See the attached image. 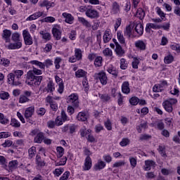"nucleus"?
<instances>
[{"instance_id": "69168bd1", "label": "nucleus", "mask_w": 180, "mask_h": 180, "mask_svg": "<svg viewBox=\"0 0 180 180\" xmlns=\"http://www.w3.org/2000/svg\"><path fill=\"white\" fill-rule=\"evenodd\" d=\"M63 172H64V169L60 167V168L56 169L53 171V175H55V176H60V175H61Z\"/></svg>"}, {"instance_id": "79ce46f5", "label": "nucleus", "mask_w": 180, "mask_h": 180, "mask_svg": "<svg viewBox=\"0 0 180 180\" xmlns=\"http://www.w3.org/2000/svg\"><path fill=\"white\" fill-rule=\"evenodd\" d=\"M56 155L58 158H61L64 155V149L61 146H58L56 148Z\"/></svg>"}, {"instance_id": "e2e57ef3", "label": "nucleus", "mask_w": 180, "mask_h": 180, "mask_svg": "<svg viewBox=\"0 0 180 180\" xmlns=\"http://www.w3.org/2000/svg\"><path fill=\"white\" fill-rule=\"evenodd\" d=\"M127 68V61L124 58H121L120 60V69L126 70Z\"/></svg>"}, {"instance_id": "a19ab883", "label": "nucleus", "mask_w": 180, "mask_h": 180, "mask_svg": "<svg viewBox=\"0 0 180 180\" xmlns=\"http://www.w3.org/2000/svg\"><path fill=\"white\" fill-rule=\"evenodd\" d=\"M0 123L1 124H9V119L6 117L4 114L0 112Z\"/></svg>"}, {"instance_id": "f257e3e1", "label": "nucleus", "mask_w": 180, "mask_h": 180, "mask_svg": "<svg viewBox=\"0 0 180 180\" xmlns=\"http://www.w3.org/2000/svg\"><path fill=\"white\" fill-rule=\"evenodd\" d=\"M24 72L22 70H13V72L8 75V81L10 85H15L18 86V85H20V78L23 75Z\"/></svg>"}, {"instance_id": "c756f323", "label": "nucleus", "mask_w": 180, "mask_h": 180, "mask_svg": "<svg viewBox=\"0 0 180 180\" xmlns=\"http://www.w3.org/2000/svg\"><path fill=\"white\" fill-rule=\"evenodd\" d=\"M146 44L142 40H139L135 42V47L139 50H146Z\"/></svg>"}, {"instance_id": "4be33fe9", "label": "nucleus", "mask_w": 180, "mask_h": 180, "mask_svg": "<svg viewBox=\"0 0 180 180\" xmlns=\"http://www.w3.org/2000/svg\"><path fill=\"white\" fill-rule=\"evenodd\" d=\"M11 36H12V32L9 30H4L3 31L2 37L6 43H9L11 40Z\"/></svg>"}, {"instance_id": "2f4dec72", "label": "nucleus", "mask_w": 180, "mask_h": 180, "mask_svg": "<svg viewBox=\"0 0 180 180\" xmlns=\"http://www.w3.org/2000/svg\"><path fill=\"white\" fill-rule=\"evenodd\" d=\"M30 64H32V65H36L37 67H39V68H40L41 70H44L46 68V65L39 60H31L30 62Z\"/></svg>"}, {"instance_id": "39448f33", "label": "nucleus", "mask_w": 180, "mask_h": 180, "mask_svg": "<svg viewBox=\"0 0 180 180\" xmlns=\"http://www.w3.org/2000/svg\"><path fill=\"white\" fill-rule=\"evenodd\" d=\"M91 133H92V131L91 129L86 130V127H84L80 130V134L82 137H86L87 136L88 141H89L90 143H95L96 140L95 139V137H94V136L91 134Z\"/></svg>"}, {"instance_id": "a878e982", "label": "nucleus", "mask_w": 180, "mask_h": 180, "mask_svg": "<svg viewBox=\"0 0 180 180\" xmlns=\"http://www.w3.org/2000/svg\"><path fill=\"white\" fill-rule=\"evenodd\" d=\"M39 6H41V8H44L45 6L47 11H49L50 8H51L52 6H54V3L47 0H44L43 1L39 3Z\"/></svg>"}, {"instance_id": "4468645a", "label": "nucleus", "mask_w": 180, "mask_h": 180, "mask_svg": "<svg viewBox=\"0 0 180 180\" xmlns=\"http://www.w3.org/2000/svg\"><path fill=\"white\" fill-rule=\"evenodd\" d=\"M91 168H92V159L89 156H87L84 160L83 171H89Z\"/></svg>"}, {"instance_id": "58836bf2", "label": "nucleus", "mask_w": 180, "mask_h": 180, "mask_svg": "<svg viewBox=\"0 0 180 180\" xmlns=\"http://www.w3.org/2000/svg\"><path fill=\"white\" fill-rule=\"evenodd\" d=\"M133 32V26L128 25L127 26L124 33L125 36H127L128 37H131Z\"/></svg>"}, {"instance_id": "4c0bfd02", "label": "nucleus", "mask_w": 180, "mask_h": 180, "mask_svg": "<svg viewBox=\"0 0 180 180\" xmlns=\"http://www.w3.org/2000/svg\"><path fill=\"white\" fill-rule=\"evenodd\" d=\"M36 164L38 167H44L46 165V162L41 160V158L39 155L36 156Z\"/></svg>"}, {"instance_id": "20e7f679", "label": "nucleus", "mask_w": 180, "mask_h": 180, "mask_svg": "<svg viewBox=\"0 0 180 180\" xmlns=\"http://www.w3.org/2000/svg\"><path fill=\"white\" fill-rule=\"evenodd\" d=\"M67 103L72 105L74 108H78L79 106L78 94L75 93L71 94L67 98Z\"/></svg>"}, {"instance_id": "052dcab7", "label": "nucleus", "mask_w": 180, "mask_h": 180, "mask_svg": "<svg viewBox=\"0 0 180 180\" xmlns=\"http://www.w3.org/2000/svg\"><path fill=\"white\" fill-rule=\"evenodd\" d=\"M0 64L1 65H4V67H8V66H9V64H11V61H9L8 59L2 58L0 59Z\"/></svg>"}, {"instance_id": "0e129e2a", "label": "nucleus", "mask_w": 180, "mask_h": 180, "mask_svg": "<svg viewBox=\"0 0 180 180\" xmlns=\"http://www.w3.org/2000/svg\"><path fill=\"white\" fill-rule=\"evenodd\" d=\"M42 20L46 23H54V22H56V18H54V17L49 16L44 18Z\"/></svg>"}, {"instance_id": "5fc2aeb1", "label": "nucleus", "mask_w": 180, "mask_h": 180, "mask_svg": "<svg viewBox=\"0 0 180 180\" xmlns=\"http://www.w3.org/2000/svg\"><path fill=\"white\" fill-rule=\"evenodd\" d=\"M136 16L137 18H139V19H144V16H146V13H144V11H143V8H139L137 10Z\"/></svg>"}, {"instance_id": "ddd939ff", "label": "nucleus", "mask_w": 180, "mask_h": 180, "mask_svg": "<svg viewBox=\"0 0 180 180\" xmlns=\"http://www.w3.org/2000/svg\"><path fill=\"white\" fill-rule=\"evenodd\" d=\"M166 85L167 81H163L160 84H155L153 88V92H162Z\"/></svg>"}, {"instance_id": "7c9ffc66", "label": "nucleus", "mask_w": 180, "mask_h": 180, "mask_svg": "<svg viewBox=\"0 0 180 180\" xmlns=\"http://www.w3.org/2000/svg\"><path fill=\"white\" fill-rule=\"evenodd\" d=\"M129 82H124L122 85V91L123 94H130V87H129Z\"/></svg>"}, {"instance_id": "6e6552de", "label": "nucleus", "mask_w": 180, "mask_h": 180, "mask_svg": "<svg viewBox=\"0 0 180 180\" xmlns=\"http://www.w3.org/2000/svg\"><path fill=\"white\" fill-rule=\"evenodd\" d=\"M52 34L56 40H60L61 39V27L54 25L52 28Z\"/></svg>"}, {"instance_id": "423d86ee", "label": "nucleus", "mask_w": 180, "mask_h": 180, "mask_svg": "<svg viewBox=\"0 0 180 180\" xmlns=\"http://www.w3.org/2000/svg\"><path fill=\"white\" fill-rule=\"evenodd\" d=\"M22 37L26 46H32L33 44V38L28 30H22Z\"/></svg>"}, {"instance_id": "de8ad7c7", "label": "nucleus", "mask_w": 180, "mask_h": 180, "mask_svg": "<svg viewBox=\"0 0 180 180\" xmlns=\"http://www.w3.org/2000/svg\"><path fill=\"white\" fill-rule=\"evenodd\" d=\"M18 164L19 163L18 162V160H11L8 163V167L10 169H16V168H18Z\"/></svg>"}, {"instance_id": "bf43d9fd", "label": "nucleus", "mask_w": 180, "mask_h": 180, "mask_svg": "<svg viewBox=\"0 0 180 180\" xmlns=\"http://www.w3.org/2000/svg\"><path fill=\"white\" fill-rule=\"evenodd\" d=\"M61 61H63V59H61V58L60 57H56L55 58V60H54V64H55V68L56 70H60V63H61Z\"/></svg>"}, {"instance_id": "864d4df0", "label": "nucleus", "mask_w": 180, "mask_h": 180, "mask_svg": "<svg viewBox=\"0 0 180 180\" xmlns=\"http://www.w3.org/2000/svg\"><path fill=\"white\" fill-rule=\"evenodd\" d=\"M117 40L121 43V44H124L125 41H124V37H123V34H122V32L118 31L117 32Z\"/></svg>"}, {"instance_id": "b1692460", "label": "nucleus", "mask_w": 180, "mask_h": 180, "mask_svg": "<svg viewBox=\"0 0 180 180\" xmlns=\"http://www.w3.org/2000/svg\"><path fill=\"white\" fill-rule=\"evenodd\" d=\"M151 29H153L154 30H158L159 29H161V27H160V25L155 23H147L146 27V32H150Z\"/></svg>"}, {"instance_id": "13d9d810", "label": "nucleus", "mask_w": 180, "mask_h": 180, "mask_svg": "<svg viewBox=\"0 0 180 180\" xmlns=\"http://www.w3.org/2000/svg\"><path fill=\"white\" fill-rule=\"evenodd\" d=\"M103 53L104 54V56H105L106 57H112V56H113V52L112 51V49H109V48H105L103 51Z\"/></svg>"}, {"instance_id": "9d476101", "label": "nucleus", "mask_w": 180, "mask_h": 180, "mask_svg": "<svg viewBox=\"0 0 180 180\" xmlns=\"http://www.w3.org/2000/svg\"><path fill=\"white\" fill-rule=\"evenodd\" d=\"M43 72L40 69H37L36 68H33L32 70H29L27 73V77L30 79H33L34 75H41Z\"/></svg>"}, {"instance_id": "e433bc0d", "label": "nucleus", "mask_w": 180, "mask_h": 180, "mask_svg": "<svg viewBox=\"0 0 180 180\" xmlns=\"http://www.w3.org/2000/svg\"><path fill=\"white\" fill-rule=\"evenodd\" d=\"M164 63L165 64H171L174 63V56H172V54L167 55L164 58Z\"/></svg>"}, {"instance_id": "c9c22d12", "label": "nucleus", "mask_w": 180, "mask_h": 180, "mask_svg": "<svg viewBox=\"0 0 180 180\" xmlns=\"http://www.w3.org/2000/svg\"><path fill=\"white\" fill-rule=\"evenodd\" d=\"M155 11H156V13L158 15V16H160V19H162V20H164V19H165V16L167 14L164 13L162 10H161V8H160L159 6H157L155 8Z\"/></svg>"}, {"instance_id": "338daca9", "label": "nucleus", "mask_w": 180, "mask_h": 180, "mask_svg": "<svg viewBox=\"0 0 180 180\" xmlns=\"http://www.w3.org/2000/svg\"><path fill=\"white\" fill-rule=\"evenodd\" d=\"M26 102H29V98H27L25 95L20 96L19 98V103H26Z\"/></svg>"}, {"instance_id": "bb28decb", "label": "nucleus", "mask_w": 180, "mask_h": 180, "mask_svg": "<svg viewBox=\"0 0 180 180\" xmlns=\"http://www.w3.org/2000/svg\"><path fill=\"white\" fill-rule=\"evenodd\" d=\"M119 12H120V6H119L117 2H113L111 8V13H112V15H116L119 13Z\"/></svg>"}, {"instance_id": "5701e85b", "label": "nucleus", "mask_w": 180, "mask_h": 180, "mask_svg": "<svg viewBox=\"0 0 180 180\" xmlns=\"http://www.w3.org/2000/svg\"><path fill=\"white\" fill-rule=\"evenodd\" d=\"M135 32H136V33L139 34V36H141V34H143V32H144V27H143V24H141V22H136Z\"/></svg>"}, {"instance_id": "f3484780", "label": "nucleus", "mask_w": 180, "mask_h": 180, "mask_svg": "<svg viewBox=\"0 0 180 180\" xmlns=\"http://www.w3.org/2000/svg\"><path fill=\"white\" fill-rule=\"evenodd\" d=\"M78 21L79 22V23H82V25H83L84 27H86V29H91V27H92L91 22L88 21L84 17H78Z\"/></svg>"}, {"instance_id": "412c9836", "label": "nucleus", "mask_w": 180, "mask_h": 180, "mask_svg": "<svg viewBox=\"0 0 180 180\" xmlns=\"http://www.w3.org/2000/svg\"><path fill=\"white\" fill-rule=\"evenodd\" d=\"M62 15L65 18L66 23H69V25L74 23V17L72 15L68 13H63Z\"/></svg>"}, {"instance_id": "49530a36", "label": "nucleus", "mask_w": 180, "mask_h": 180, "mask_svg": "<svg viewBox=\"0 0 180 180\" xmlns=\"http://www.w3.org/2000/svg\"><path fill=\"white\" fill-rule=\"evenodd\" d=\"M124 165H126V162L124 160H119L112 165V168H120V167H124Z\"/></svg>"}, {"instance_id": "aec40b11", "label": "nucleus", "mask_w": 180, "mask_h": 180, "mask_svg": "<svg viewBox=\"0 0 180 180\" xmlns=\"http://www.w3.org/2000/svg\"><path fill=\"white\" fill-rule=\"evenodd\" d=\"M155 167V162L153 160H146L145 161V166L143 169L145 171H150L151 168H154Z\"/></svg>"}, {"instance_id": "0eeeda50", "label": "nucleus", "mask_w": 180, "mask_h": 180, "mask_svg": "<svg viewBox=\"0 0 180 180\" xmlns=\"http://www.w3.org/2000/svg\"><path fill=\"white\" fill-rule=\"evenodd\" d=\"M94 77L96 79H99L102 85H106V84H108V77L106 76V73H105V72L96 73Z\"/></svg>"}, {"instance_id": "603ef678", "label": "nucleus", "mask_w": 180, "mask_h": 180, "mask_svg": "<svg viewBox=\"0 0 180 180\" xmlns=\"http://www.w3.org/2000/svg\"><path fill=\"white\" fill-rule=\"evenodd\" d=\"M129 161L132 169L136 168L137 165V158L134 157H129Z\"/></svg>"}, {"instance_id": "dca6fc26", "label": "nucleus", "mask_w": 180, "mask_h": 180, "mask_svg": "<svg viewBox=\"0 0 180 180\" xmlns=\"http://www.w3.org/2000/svg\"><path fill=\"white\" fill-rule=\"evenodd\" d=\"M162 107L168 113H172V111L174 110V108L167 100L162 102Z\"/></svg>"}, {"instance_id": "1a4fd4ad", "label": "nucleus", "mask_w": 180, "mask_h": 180, "mask_svg": "<svg viewBox=\"0 0 180 180\" xmlns=\"http://www.w3.org/2000/svg\"><path fill=\"white\" fill-rule=\"evenodd\" d=\"M41 16H43V18H46V16H47V14L44 13V12L43 11H38L37 13L32 14L29 17H27L26 18V20L27 21L36 20V19H39V18H41Z\"/></svg>"}, {"instance_id": "680f3d73", "label": "nucleus", "mask_w": 180, "mask_h": 180, "mask_svg": "<svg viewBox=\"0 0 180 180\" xmlns=\"http://www.w3.org/2000/svg\"><path fill=\"white\" fill-rule=\"evenodd\" d=\"M94 65L96 67H101L102 65V57L97 56L94 60Z\"/></svg>"}, {"instance_id": "393cba45", "label": "nucleus", "mask_w": 180, "mask_h": 180, "mask_svg": "<svg viewBox=\"0 0 180 180\" xmlns=\"http://www.w3.org/2000/svg\"><path fill=\"white\" fill-rule=\"evenodd\" d=\"M77 119L79 122H86L88 120V114L85 112H80L77 114Z\"/></svg>"}, {"instance_id": "2eb2a0df", "label": "nucleus", "mask_w": 180, "mask_h": 180, "mask_svg": "<svg viewBox=\"0 0 180 180\" xmlns=\"http://www.w3.org/2000/svg\"><path fill=\"white\" fill-rule=\"evenodd\" d=\"M33 113H34V106H30L25 109L24 116L25 119H29V117H32L33 116Z\"/></svg>"}, {"instance_id": "cd10ccee", "label": "nucleus", "mask_w": 180, "mask_h": 180, "mask_svg": "<svg viewBox=\"0 0 180 180\" xmlns=\"http://www.w3.org/2000/svg\"><path fill=\"white\" fill-rule=\"evenodd\" d=\"M86 74L85 70L79 69L75 72V77L76 78H86Z\"/></svg>"}, {"instance_id": "8fccbe9b", "label": "nucleus", "mask_w": 180, "mask_h": 180, "mask_svg": "<svg viewBox=\"0 0 180 180\" xmlns=\"http://www.w3.org/2000/svg\"><path fill=\"white\" fill-rule=\"evenodd\" d=\"M67 164V157L62 158L59 162H55L56 167H60L61 165H65Z\"/></svg>"}, {"instance_id": "7ed1b4c3", "label": "nucleus", "mask_w": 180, "mask_h": 180, "mask_svg": "<svg viewBox=\"0 0 180 180\" xmlns=\"http://www.w3.org/2000/svg\"><path fill=\"white\" fill-rule=\"evenodd\" d=\"M41 81H43V76H34L32 79H30L29 76H27L25 82L30 86H39L41 84Z\"/></svg>"}, {"instance_id": "72a5a7b5", "label": "nucleus", "mask_w": 180, "mask_h": 180, "mask_svg": "<svg viewBox=\"0 0 180 180\" xmlns=\"http://www.w3.org/2000/svg\"><path fill=\"white\" fill-rule=\"evenodd\" d=\"M44 140V134L43 132L39 133L35 137H34V143H37L38 144H40L41 141Z\"/></svg>"}, {"instance_id": "4d7b16f0", "label": "nucleus", "mask_w": 180, "mask_h": 180, "mask_svg": "<svg viewBox=\"0 0 180 180\" xmlns=\"http://www.w3.org/2000/svg\"><path fill=\"white\" fill-rule=\"evenodd\" d=\"M29 158H33L36 155V147L32 146L28 150Z\"/></svg>"}, {"instance_id": "a211bd4d", "label": "nucleus", "mask_w": 180, "mask_h": 180, "mask_svg": "<svg viewBox=\"0 0 180 180\" xmlns=\"http://www.w3.org/2000/svg\"><path fill=\"white\" fill-rule=\"evenodd\" d=\"M104 43H109L112 40V32L110 30H106L103 36Z\"/></svg>"}, {"instance_id": "c85d7f7f", "label": "nucleus", "mask_w": 180, "mask_h": 180, "mask_svg": "<svg viewBox=\"0 0 180 180\" xmlns=\"http://www.w3.org/2000/svg\"><path fill=\"white\" fill-rule=\"evenodd\" d=\"M39 34H41L42 39L45 40V41L51 40V34L47 32L46 31H40Z\"/></svg>"}, {"instance_id": "774afa93", "label": "nucleus", "mask_w": 180, "mask_h": 180, "mask_svg": "<svg viewBox=\"0 0 180 180\" xmlns=\"http://www.w3.org/2000/svg\"><path fill=\"white\" fill-rule=\"evenodd\" d=\"M63 123H64L63 118H61L60 116H58L57 118L55 120L56 125L62 126Z\"/></svg>"}, {"instance_id": "37998d69", "label": "nucleus", "mask_w": 180, "mask_h": 180, "mask_svg": "<svg viewBox=\"0 0 180 180\" xmlns=\"http://www.w3.org/2000/svg\"><path fill=\"white\" fill-rule=\"evenodd\" d=\"M9 93L7 91H0V99H2V101H6L9 99Z\"/></svg>"}, {"instance_id": "3c124183", "label": "nucleus", "mask_w": 180, "mask_h": 180, "mask_svg": "<svg viewBox=\"0 0 180 180\" xmlns=\"http://www.w3.org/2000/svg\"><path fill=\"white\" fill-rule=\"evenodd\" d=\"M10 124L13 127H20V122L15 118H11Z\"/></svg>"}, {"instance_id": "473e14b6", "label": "nucleus", "mask_w": 180, "mask_h": 180, "mask_svg": "<svg viewBox=\"0 0 180 180\" xmlns=\"http://www.w3.org/2000/svg\"><path fill=\"white\" fill-rule=\"evenodd\" d=\"M115 52L116 53L117 56L118 57H122L123 54H124V51H123V49L120 46V44H117V46H115Z\"/></svg>"}, {"instance_id": "9b49d317", "label": "nucleus", "mask_w": 180, "mask_h": 180, "mask_svg": "<svg viewBox=\"0 0 180 180\" xmlns=\"http://www.w3.org/2000/svg\"><path fill=\"white\" fill-rule=\"evenodd\" d=\"M86 15L90 19H96V18H99V13L95 9L89 8L86 11Z\"/></svg>"}, {"instance_id": "a18cd8bd", "label": "nucleus", "mask_w": 180, "mask_h": 180, "mask_svg": "<svg viewBox=\"0 0 180 180\" xmlns=\"http://www.w3.org/2000/svg\"><path fill=\"white\" fill-rule=\"evenodd\" d=\"M139 64H140V58H133L132 68L137 70V68H139Z\"/></svg>"}, {"instance_id": "6e6d98bb", "label": "nucleus", "mask_w": 180, "mask_h": 180, "mask_svg": "<svg viewBox=\"0 0 180 180\" xmlns=\"http://www.w3.org/2000/svg\"><path fill=\"white\" fill-rule=\"evenodd\" d=\"M129 144H130V139L127 138L122 139L120 142V146H121V147H126L127 146H129Z\"/></svg>"}, {"instance_id": "c03bdc74", "label": "nucleus", "mask_w": 180, "mask_h": 180, "mask_svg": "<svg viewBox=\"0 0 180 180\" xmlns=\"http://www.w3.org/2000/svg\"><path fill=\"white\" fill-rule=\"evenodd\" d=\"M107 71L109 72V74H111L112 75H117V72H116V68L113 67L112 65H109L107 68Z\"/></svg>"}, {"instance_id": "f03ea898", "label": "nucleus", "mask_w": 180, "mask_h": 180, "mask_svg": "<svg viewBox=\"0 0 180 180\" xmlns=\"http://www.w3.org/2000/svg\"><path fill=\"white\" fill-rule=\"evenodd\" d=\"M11 40L14 43H10L8 45V50H19L22 48V38L20 37V33L15 32L11 35Z\"/></svg>"}, {"instance_id": "6ab92c4d", "label": "nucleus", "mask_w": 180, "mask_h": 180, "mask_svg": "<svg viewBox=\"0 0 180 180\" xmlns=\"http://www.w3.org/2000/svg\"><path fill=\"white\" fill-rule=\"evenodd\" d=\"M105 167H106V163L102 160H98L94 165V169L96 171H101V169H103Z\"/></svg>"}, {"instance_id": "ea45409f", "label": "nucleus", "mask_w": 180, "mask_h": 180, "mask_svg": "<svg viewBox=\"0 0 180 180\" xmlns=\"http://www.w3.org/2000/svg\"><path fill=\"white\" fill-rule=\"evenodd\" d=\"M171 50L173 51H176V53H180V44L172 43L170 44Z\"/></svg>"}, {"instance_id": "09e8293b", "label": "nucleus", "mask_w": 180, "mask_h": 180, "mask_svg": "<svg viewBox=\"0 0 180 180\" xmlns=\"http://www.w3.org/2000/svg\"><path fill=\"white\" fill-rule=\"evenodd\" d=\"M46 89L48 92H53L56 91V86L53 82H49L47 84Z\"/></svg>"}, {"instance_id": "f704fd0d", "label": "nucleus", "mask_w": 180, "mask_h": 180, "mask_svg": "<svg viewBox=\"0 0 180 180\" xmlns=\"http://www.w3.org/2000/svg\"><path fill=\"white\" fill-rule=\"evenodd\" d=\"M75 57H76L78 61H79V60H82V50H81V49H75Z\"/></svg>"}, {"instance_id": "f8f14e48", "label": "nucleus", "mask_w": 180, "mask_h": 180, "mask_svg": "<svg viewBox=\"0 0 180 180\" xmlns=\"http://www.w3.org/2000/svg\"><path fill=\"white\" fill-rule=\"evenodd\" d=\"M46 101L50 104L51 109L54 110V112H56L58 109V105L53 101V97L48 96L46 98Z\"/></svg>"}]
</instances>
